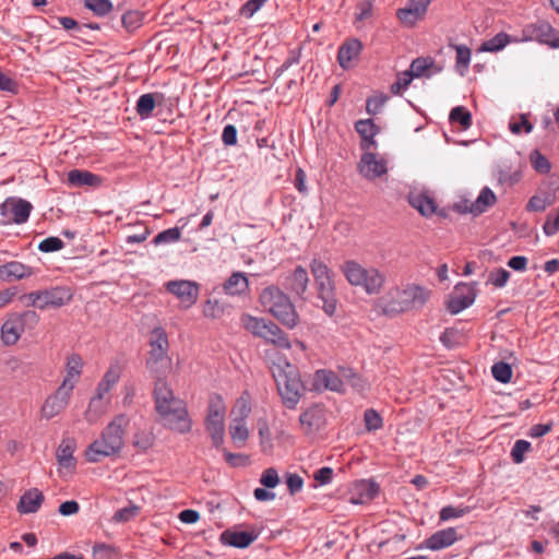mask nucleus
<instances>
[{
  "label": "nucleus",
  "instance_id": "338daca9",
  "mask_svg": "<svg viewBox=\"0 0 559 559\" xmlns=\"http://www.w3.org/2000/svg\"><path fill=\"white\" fill-rule=\"evenodd\" d=\"M543 231L550 237L559 233V205L555 216L549 215L543 225Z\"/></svg>",
  "mask_w": 559,
  "mask_h": 559
},
{
  "label": "nucleus",
  "instance_id": "09e8293b",
  "mask_svg": "<svg viewBox=\"0 0 559 559\" xmlns=\"http://www.w3.org/2000/svg\"><path fill=\"white\" fill-rule=\"evenodd\" d=\"M181 237V230L179 227H173V228H168L166 230H163L160 233H158L154 239H153V243L155 246H159V245H166V243H174V242H177Z\"/></svg>",
  "mask_w": 559,
  "mask_h": 559
},
{
  "label": "nucleus",
  "instance_id": "a211bd4d",
  "mask_svg": "<svg viewBox=\"0 0 559 559\" xmlns=\"http://www.w3.org/2000/svg\"><path fill=\"white\" fill-rule=\"evenodd\" d=\"M379 493V486L371 479H360L352 484L348 491V502L365 504L372 501Z\"/></svg>",
  "mask_w": 559,
  "mask_h": 559
},
{
  "label": "nucleus",
  "instance_id": "79ce46f5",
  "mask_svg": "<svg viewBox=\"0 0 559 559\" xmlns=\"http://www.w3.org/2000/svg\"><path fill=\"white\" fill-rule=\"evenodd\" d=\"M511 41H513L511 39V36L508 35L507 33L501 32L498 33L492 38L485 40L481 44L479 50L486 52H498L502 50Z\"/></svg>",
  "mask_w": 559,
  "mask_h": 559
},
{
  "label": "nucleus",
  "instance_id": "6ab92c4d",
  "mask_svg": "<svg viewBox=\"0 0 559 559\" xmlns=\"http://www.w3.org/2000/svg\"><path fill=\"white\" fill-rule=\"evenodd\" d=\"M430 2L431 0H408L404 8L396 11V16L404 26L413 27L425 17Z\"/></svg>",
  "mask_w": 559,
  "mask_h": 559
},
{
  "label": "nucleus",
  "instance_id": "1a4fd4ad",
  "mask_svg": "<svg viewBox=\"0 0 559 559\" xmlns=\"http://www.w3.org/2000/svg\"><path fill=\"white\" fill-rule=\"evenodd\" d=\"M22 298L26 306L45 310L48 308H60L68 305L72 300V293L67 287L56 286L31 292L25 294Z\"/></svg>",
  "mask_w": 559,
  "mask_h": 559
},
{
  "label": "nucleus",
  "instance_id": "f03ea898",
  "mask_svg": "<svg viewBox=\"0 0 559 559\" xmlns=\"http://www.w3.org/2000/svg\"><path fill=\"white\" fill-rule=\"evenodd\" d=\"M129 418L124 414L115 416L103 429L100 436L85 450V457L90 463H98L105 457L117 455L124 447L126 431Z\"/></svg>",
  "mask_w": 559,
  "mask_h": 559
},
{
  "label": "nucleus",
  "instance_id": "2f4dec72",
  "mask_svg": "<svg viewBox=\"0 0 559 559\" xmlns=\"http://www.w3.org/2000/svg\"><path fill=\"white\" fill-rule=\"evenodd\" d=\"M83 360L78 354L68 357L66 371L67 374L60 385H67L68 389H74L83 369Z\"/></svg>",
  "mask_w": 559,
  "mask_h": 559
},
{
  "label": "nucleus",
  "instance_id": "e433bc0d",
  "mask_svg": "<svg viewBox=\"0 0 559 559\" xmlns=\"http://www.w3.org/2000/svg\"><path fill=\"white\" fill-rule=\"evenodd\" d=\"M109 401L92 396L84 413L85 420L90 424L96 423L106 413Z\"/></svg>",
  "mask_w": 559,
  "mask_h": 559
},
{
  "label": "nucleus",
  "instance_id": "58836bf2",
  "mask_svg": "<svg viewBox=\"0 0 559 559\" xmlns=\"http://www.w3.org/2000/svg\"><path fill=\"white\" fill-rule=\"evenodd\" d=\"M240 321L247 331L254 336L261 337L270 320L245 313L241 316Z\"/></svg>",
  "mask_w": 559,
  "mask_h": 559
},
{
  "label": "nucleus",
  "instance_id": "0eeeda50",
  "mask_svg": "<svg viewBox=\"0 0 559 559\" xmlns=\"http://www.w3.org/2000/svg\"><path fill=\"white\" fill-rule=\"evenodd\" d=\"M310 270L318 298L323 302L322 309L328 316L332 317L337 306L334 273L324 262L318 259L311 260Z\"/></svg>",
  "mask_w": 559,
  "mask_h": 559
},
{
  "label": "nucleus",
  "instance_id": "0e129e2a",
  "mask_svg": "<svg viewBox=\"0 0 559 559\" xmlns=\"http://www.w3.org/2000/svg\"><path fill=\"white\" fill-rule=\"evenodd\" d=\"M260 483L266 488H275L280 483L277 471L273 467L266 468L261 475Z\"/></svg>",
  "mask_w": 559,
  "mask_h": 559
},
{
  "label": "nucleus",
  "instance_id": "69168bd1",
  "mask_svg": "<svg viewBox=\"0 0 559 559\" xmlns=\"http://www.w3.org/2000/svg\"><path fill=\"white\" fill-rule=\"evenodd\" d=\"M413 78L412 74H408L407 71H404L399 74L396 82L391 85V92L395 95H399L402 91L406 90L408 85L412 83Z\"/></svg>",
  "mask_w": 559,
  "mask_h": 559
},
{
  "label": "nucleus",
  "instance_id": "13d9d810",
  "mask_svg": "<svg viewBox=\"0 0 559 559\" xmlns=\"http://www.w3.org/2000/svg\"><path fill=\"white\" fill-rule=\"evenodd\" d=\"M531 449V443L526 440H516L511 450L512 461L520 464L524 461L525 453Z\"/></svg>",
  "mask_w": 559,
  "mask_h": 559
},
{
  "label": "nucleus",
  "instance_id": "f3484780",
  "mask_svg": "<svg viewBox=\"0 0 559 559\" xmlns=\"http://www.w3.org/2000/svg\"><path fill=\"white\" fill-rule=\"evenodd\" d=\"M476 298V288L472 284L460 283L455 286L450 300L448 301L447 309L452 314H457L464 309L472 306Z\"/></svg>",
  "mask_w": 559,
  "mask_h": 559
},
{
  "label": "nucleus",
  "instance_id": "b1692460",
  "mask_svg": "<svg viewBox=\"0 0 559 559\" xmlns=\"http://www.w3.org/2000/svg\"><path fill=\"white\" fill-rule=\"evenodd\" d=\"M314 386L318 390H330L337 393L344 392V381L342 374L326 369L318 370L313 378Z\"/></svg>",
  "mask_w": 559,
  "mask_h": 559
},
{
  "label": "nucleus",
  "instance_id": "423d86ee",
  "mask_svg": "<svg viewBox=\"0 0 559 559\" xmlns=\"http://www.w3.org/2000/svg\"><path fill=\"white\" fill-rule=\"evenodd\" d=\"M261 305L283 325L293 329L299 321L298 313L289 297L276 286H269L260 294Z\"/></svg>",
  "mask_w": 559,
  "mask_h": 559
},
{
  "label": "nucleus",
  "instance_id": "39448f33",
  "mask_svg": "<svg viewBox=\"0 0 559 559\" xmlns=\"http://www.w3.org/2000/svg\"><path fill=\"white\" fill-rule=\"evenodd\" d=\"M430 296V289L417 284H407L403 287H395L386 295L389 300L386 301L385 310L388 312L400 313L419 309L425 306Z\"/></svg>",
  "mask_w": 559,
  "mask_h": 559
},
{
  "label": "nucleus",
  "instance_id": "e2e57ef3",
  "mask_svg": "<svg viewBox=\"0 0 559 559\" xmlns=\"http://www.w3.org/2000/svg\"><path fill=\"white\" fill-rule=\"evenodd\" d=\"M62 248H63V241L58 237L45 238L38 245V250L41 252H55Z\"/></svg>",
  "mask_w": 559,
  "mask_h": 559
},
{
  "label": "nucleus",
  "instance_id": "603ef678",
  "mask_svg": "<svg viewBox=\"0 0 559 559\" xmlns=\"http://www.w3.org/2000/svg\"><path fill=\"white\" fill-rule=\"evenodd\" d=\"M85 7L97 16H105L112 10V3L109 0H85Z\"/></svg>",
  "mask_w": 559,
  "mask_h": 559
},
{
  "label": "nucleus",
  "instance_id": "aec40b11",
  "mask_svg": "<svg viewBox=\"0 0 559 559\" xmlns=\"http://www.w3.org/2000/svg\"><path fill=\"white\" fill-rule=\"evenodd\" d=\"M74 442L70 439L62 440L56 451L58 472L61 476L71 475L76 467V460L73 456Z\"/></svg>",
  "mask_w": 559,
  "mask_h": 559
},
{
  "label": "nucleus",
  "instance_id": "5fc2aeb1",
  "mask_svg": "<svg viewBox=\"0 0 559 559\" xmlns=\"http://www.w3.org/2000/svg\"><path fill=\"white\" fill-rule=\"evenodd\" d=\"M121 377V367L119 364H112L105 372L103 379L99 381L103 385L112 389Z\"/></svg>",
  "mask_w": 559,
  "mask_h": 559
},
{
  "label": "nucleus",
  "instance_id": "bb28decb",
  "mask_svg": "<svg viewBox=\"0 0 559 559\" xmlns=\"http://www.w3.org/2000/svg\"><path fill=\"white\" fill-rule=\"evenodd\" d=\"M309 285V276L307 270L298 265L292 272V274L286 278V287L293 294L298 296L299 298H304Z\"/></svg>",
  "mask_w": 559,
  "mask_h": 559
},
{
  "label": "nucleus",
  "instance_id": "6e6552de",
  "mask_svg": "<svg viewBox=\"0 0 559 559\" xmlns=\"http://www.w3.org/2000/svg\"><path fill=\"white\" fill-rule=\"evenodd\" d=\"M150 356L146 360V367L157 378H165L171 368V359L168 356V337L163 328H155L152 331L150 341Z\"/></svg>",
  "mask_w": 559,
  "mask_h": 559
},
{
  "label": "nucleus",
  "instance_id": "864d4df0",
  "mask_svg": "<svg viewBox=\"0 0 559 559\" xmlns=\"http://www.w3.org/2000/svg\"><path fill=\"white\" fill-rule=\"evenodd\" d=\"M469 510V507L445 506L440 510L439 516L441 521L445 522L452 519L462 518L467 514Z\"/></svg>",
  "mask_w": 559,
  "mask_h": 559
},
{
  "label": "nucleus",
  "instance_id": "680f3d73",
  "mask_svg": "<svg viewBox=\"0 0 559 559\" xmlns=\"http://www.w3.org/2000/svg\"><path fill=\"white\" fill-rule=\"evenodd\" d=\"M225 461L233 467L246 465L249 461V456L241 453H231L221 447Z\"/></svg>",
  "mask_w": 559,
  "mask_h": 559
},
{
  "label": "nucleus",
  "instance_id": "2eb2a0df",
  "mask_svg": "<svg viewBox=\"0 0 559 559\" xmlns=\"http://www.w3.org/2000/svg\"><path fill=\"white\" fill-rule=\"evenodd\" d=\"M165 288L179 299L183 308H190L199 298L200 287L199 284L193 281H169L165 284Z\"/></svg>",
  "mask_w": 559,
  "mask_h": 559
},
{
  "label": "nucleus",
  "instance_id": "393cba45",
  "mask_svg": "<svg viewBox=\"0 0 559 559\" xmlns=\"http://www.w3.org/2000/svg\"><path fill=\"white\" fill-rule=\"evenodd\" d=\"M496 201L497 198L493 191L490 188L485 187L480 190L477 199L473 203H471L469 206L465 204L464 206L456 205V207L460 213L469 212L473 215H479L486 212L488 207L492 206L496 203Z\"/></svg>",
  "mask_w": 559,
  "mask_h": 559
},
{
  "label": "nucleus",
  "instance_id": "f257e3e1",
  "mask_svg": "<svg viewBox=\"0 0 559 559\" xmlns=\"http://www.w3.org/2000/svg\"><path fill=\"white\" fill-rule=\"evenodd\" d=\"M155 408L164 426L179 433H187L192 428L186 403L176 397L173 389L164 378H157L154 388Z\"/></svg>",
  "mask_w": 559,
  "mask_h": 559
},
{
  "label": "nucleus",
  "instance_id": "7c9ffc66",
  "mask_svg": "<svg viewBox=\"0 0 559 559\" xmlns=\"http://www.w3.org/2000/svg\"><path fill=\"white\" fill-rule=\"evenodd\" d=\"M67 181L71 187H98L102 178L88 170L72 169L68 173Z\"/></svg>",
  "mask_w": 559,
  "mask_h": 559
},
{
  "label": "nucleus",
  "instance_id": "8fccbe9b",
  "mask_svg": "<svg viewBox=\"0 0 559 559\" xmlns=\"http://www.w3.org/2000/svg\"><path fill=\"white\" fill-rule=\"evenodd\" d=\"M449 118L452 122H459L463 129H468L472 124L471 112L462 106L454 107L450 111Z\"/></svg>",
  "mask_w": 559,
  "mask_h": 559
},
{
  "label": "nucleus",
  "instance_id": "ea45409f",
  "mask_svg": "<svg viewBox=\"0 0 559 559\" xmlns=\"http://www.w3.org/2000/svg\"><path fill=\"white\" fill-rule=\"evenodd\" d=\"M455 50V70L460 75H465L471 63V49L465 45H451Z\"/></svg>",
  "mask_w": 559,
  "mask_h": 559
},
{
  "label": "nucleus",
  "instance_id": "37998d69",
  "mask_svg": "<svg viewBox=\"0 0 559 559\" xmlns=\"http://www.w3.org/2000/svg\"><path fill=\"white\" fill-rule=\"evenodd\" d=\"M251 413L250 399L247 393H243L231 409V420L246 421Z\"/></svg>",
  "mask_w": 559,
  "mask_h": 559
},
{
  "label": "nucleus",
  "instance_id": "f8f14e48",
  "mask_svg": "<svg viewBox=\"0 0 559 559\" xmlns=\"http://www.w3.org/2000/svg\"><path fill=\"white\" fill-rule=\"evenodd\" d=\"M32 209V204L26 200L19 198H8L0 205V223L3 225L24 224L27 222Z\"/></svg>",
  "mask_w": 559,
  "mask_h": 559
},
{
  "label": "nucleus",
  "instance_id": "4468645a",
  "mask_svg": "<svg viewBox=\"0 0 559 559\" xmlns=\"http://www.w3.org/2000/svg\"><path fill=\"white\" fill-rule=\"evenodd\" d=\"M523 34L524 40H536L551 48H559V32L548 22L538 21L537 23L527 25Z\"/></svg>",
  "mask_w": 559,
  "mask_h": 559
},
{
  "label": "nucleus",
  "instance_id": "a18cd8bd",
  "mask_svg": "<svg viewBox=\"0 0 559 559\" xmlns=\"http://www.w3.org/2000/svg\"><path fill=\"white\" fill-rule=\"evenodd\" d=\"M341 374L344 381V384L347 383L357 392H364L368 389V383L364 380L359 374L355 373L349 368H342Z\"/></svg>",
  "mask_w": 559,
  "mask_h": 559
},
{
  "label": "nucleus",
  "instance_id": "774afa93",
  "mask_svg": "<svg viewBox=\"0 0 559 559\" xmlns=\"http://www.w3.org/2000/svg\"><path fill=\"white\" fill-rule=\"evenodd\" d=\"M267 0H248L240 9V13L246 17H252Z\"/></svg>",
  "mask_w": 559,
  "mask_h": 559
},
{
  "label": "nucleus",
  "instance_id": "7ed1b4c3",
  "mask_svg": "<svg viewBox=\"0 0 559 559\" xmlns=\"http://www.w3.org/2000/svg\"><path fill=\"white\" fill-rule=\"evenodd\" d=\"M272 374L283 404L289 409H295L305 393L299 370L286 358L280 357L272 365Z\"/></svg>",
  "mask_w": 559,
  "mask_h": 559
},
{
  "label": "nucleus",
  "instance_id": "052dcab7",
  "mask_svg": "<svg viewBox=\"0 0 559 559\" xmlns=\"http://www.w3.org/2000/svg\"><path fill=\"white\" fill-rule=\"evenodd\" d=\"M122 24L127 31L138 28L142 23V14L139 11H129L122 15Z\"/></svg>",
  "mask_w": 559,
  "mask_h": 559
},
{
  "label": "nucleus",
  "instance_id": "20e7f679",
  "mask_svg": "<svg viewBox=\"0 0 559 559\" xmlns=\"http://www.w3.org/2000/svg\"><path fill=\"white\" fill-rule=\"evenodd\" d=\"M346 281L361 287L368 295H378L385 283V275L377 267H365L355 260H346L340 267Z\"/></svg>",
  "mask_w": 559,
  "mask_h": 559
},
{
  "label": "nucleus",
  "instance_id": "dca6fc26",
  "mask_svg": "<svg viewBox=\"0 0 559 559\" xmlns=\"http://www.w3.org/2000/svg\"><path fill=\"white\" fill-rule=\"evenodd\" d=\"M72 392L73 391L68 389L67 385H59V388L45 400L40 409L41 417L49 420L61 414L67 408Z\"/></svg>",
  "mask_w": 559,
  "mask_h": 559
},
{
  "label": "nucleus",
  "instance_id": "a19ab883",
  "mask_svg": "<svg viewBox=\"0 0 559 559\" xmlns=\"http://www.w3.org/2000/svg\"><path fill=\"white\" fill-rule=\"evenodd\" d=\"M156 107V96L152 93L143 94L139 97L135 106L136 114L141 119H148Z\"/></svg>",
  "mask_w": 559,
  "mask_h": 559
},
{
  "label": "nucleus",
  "instance_id": "3c124183",
  "mask_svg": "<svg viewBox=\"0 0 559 559\" xmlns=\"http://www.w3.org/2000/svg\"><path fill=\"white\" fill-rule=\"evenodd\" d=\"M510 278V272L506 269H495L489 273L488 280L486 282L487 285H492L496 288H502L507 285Z\"/></svg>",
  "mask_w": 559,
  "mask_h": 559
},
{
  "label": "nucleus",
  "instance_id": "5701e85b",
  "mask_svg": "<svg viewBox=\"0 0 559 559\" xmlns=\"http://www.w3.org/2000/svg\"><path fill=\"white\" fill-rule=\"evenodd\" d=\"M34 274V269L20 261H10L0 265V280L3 282L21 281Z\"/></svg>",
  "mask_w": 559,
  "mask_h": 559
},
{
  "label": "nucleus",
  "instance_id": "9d476101",
  "mask_svg": "<svg viewBox=\"0 0 559 559\" xmlns=\"http://www.w3.org/2000/svg\"><path fill=\"white\" fill-rule=\"evenodd\" d=\"M226 405L221 395H212L209 401L207 414L204 420L213 445L221 449L225 439Z\"/></svg>",
  "mask_w": 559,
  "mask_h": 559
},
{
  "label": "nucleus",
  "instance_id": "a878e982",
  "mask_svg": "<svg viewBox=\"0 0 559 559\" xmlns=\"http://www.w3.org/2000/svg\"><path fill=\"white\" fill-rule=\"evenodd\" d=\"M457 539V531L454 527H448L433 533L424 544L430 550H441L452 546Z\"/></svg>",
  "mask_w": 559,
  "mask_h": 559
},
{
  "label": "nucleus",
  "instance_id": "cd10ccee",
  "mask_svg": "<svg viewBox=\"0 0 559 559\" xmlns=\"http://www.w3.org/2000/svg\"><path fill=\"white\" fill-rule=\"evenodd\" d=\"M44 502V495L37 488L25 491L17 503V511L22 514L35 513Z\"/></svg>",
  "mask_w": 559,
  "mask_h": 559
},
{
  "label": "nucleus",
  "instance_id": "9b49d317",
  "mask_svg": "<svg viewBox=\"0 0 559 559\" xmlns=\"http://www.w3.org/2000/svg\"><path fill=\"white\" fill-rule=\"evenodd\" d=\"M39 321L38 314L33 310L22 313H11L1 326V340L4 345L11 346L17 343L25 328L35 326Z\"/></svg>",
  "mask_w": 559,
  "mask_h": 559
},
{
  "label": "nucleus",
  "instance_id": "4d7b16f0",
  "mask_svg": "<svg viewBox=\"0 0 559 559\" xmlns=\"http://www.w3.org/2000/svg\"><path fill=\"white\" fill-rule=\"evenodd\" d=\"M531 164L533 168L539 174H547L550 171L551 165L546 156L540 154L538 151H534L531 154Z\"/></svg>",
  "mask_w": 559,
  "mask_h": 559
},
{
  "label": "nucleus",
  "instance_id": "4c0bfd02",
  "mask_svg": "<svg viewBox=\"0 0 559 559\" xmlns=\"http://www.w3.org/2000/svg\"><path fill=\"white\" fill-rule=\"evenodd\" d=\"M229 435L237 448L245 447L250 436L249 429L247 427V421L230 420Z\"/></svg>",
  "mask_w": 559,
  "mask_h": 559
},
{
  "label": "nucleus",
  "instance_id": "c756f323",
  "mask_svg": "<svg viewBox=\"0 0 559 559\" xmlns=\"http://www.w3.org/2000/svg\"><path fill=\"white\" fill-rule=\"evenodd\" d=\"M362 48L361 43L358 39H350L344 43L337 53V60L343 69H348L353 61L358 58Z\"/></svg>",
  "mask_w": 559,
  "mask_h": 559
},
{
  "label": "nucleus",
  "instance_id": "412c9836",
  "mask_svg": "<svg viewBox=\"0 0 559 559\" xmlns=\"http://www.w3.org/2000/svg\"><path fill=\"white\" fill-rule=\"evenodd\" d=\"M258 537L259 532L254 530L243 532L228 528L221 534L219 542L225 546L243 549L249 547Z\"/></svg>",
  "mask_w": 559,
  "mask_h": 559
},
{
  "label": "nucleus",
  "instance_id": "ddd939ff",
  "mask_svg": "<svg viewBox=\"0 0 559 559\" xmlns=\"http://www.w3.org/2000/svg\"><path fill=\"white\" fill-rule=\"evenodd\" d=\"M326 424L325 409L320 404H313L299 415V425L308 437L316 436Z\"/></svg>",
  "mask_w": 559,
  "mask_h": 559
},
{
  "label": "nucleus",
  "instance_id": "4be33fe9",
  "mask_svg": "<svg viewBox=\"0 0 559 559\" xmlns=\"http://www.w3.org/2000/svg\"><path fill=\"white\" fill-rule=\"evenodd\" d=\"M359 173L367 179H376L386 173V163L373 153L362 154L358 164Z\"/></svg>",
  "mask_w": 559,
  "mask_h": 559
},
{
  "label": "nucleus",
  "instance_id": "49530a36",
  "mask_svg": "<svg viewBox=\"0 0 559 559\" xmlns=\"http://www.w3.org/2000/svg\"><path fill=\"white\" fill-rule=\"evenodd\" d=\"M155 437L152 431L140 430L134 433L132 445L140 452H146L154 445Z\"/></svg>",
  "mask_w": 559,
  "mask_h": 559
},
{
  "label": "nucleus",
  "instance_id": "c85d7f7f",
  "mask_svg": "<svg viewBox=\"0 0 559 559\" xmlns=\"http://www.w3.org/2000/svg\"><path fill=\"white\" fill-rule=\"evenodd\" d=\"M440 71L441 67L436 66L433 59L430 57H419L414 59L407 70L408 74H412L413 79L420 76L430 78L432 74L439 73Z\"/></svg>",
  "mask_w": 559,
  "mask_h": 559
},
{
  "label": "nucleus",
  "instance_id": "de8ad7c7",
  "mask_svg": "<svg viewBox=\"0 0 559 559\" xmlns=\"http://www.w3.org/2000/svg\"><path fill=\"white\" fill-rule=\"evenodd\" d=\"M491 374L495 380L501 383H509L512 378V368L504 361H499L492 365Z\"/></svg>",
  "mask_w": 559,
  "mask_h": 559
},
{
  "label": "nucleus",
  "instance_id": "bf43d9fd",
  "mask_svg": "<svg viewBox=\"0 0 559 559\" xmlns=\"http://www.w3.org/2000/svg\"><path fill=\"white\" fill-rule=\"evenodd\" d=\"M388 100V96L379 94L371 96L366 102V110L369 115H377Z\"/></svg>",
  "mask_w": 559,
  "mask_h": 559
},
{
  "label": "nucleus",
  "instance_id": "c9c22d12",
  "mask_svg": "<svg viewBox=\"0 0 559 559\" xmlns=\"http://www.w3.org/2000/svg\"><path fill=\"white\" fill-rule=\"evenodd\" d=\"M409 204L424 216L432 215L437 209L433 199L424 193H412Z\"/></svg>",
  "mask_w": 559,
  "mask_h": 559
},
{
  "label": "nucleus",
  "instance_id": "f704fd0d",
  "mask_svg": "<svg viewBox=\"0 0 559 559\" xmlns=\"http://www.w3.org/2000/svg\"><path fill=\"white\" fill-rule=\"evenodd\" d=\"M357 133L361 136V147L369 150L376 144L374 136L378 133V128L371 119L358 120L355 124Z\"/></svg>",
  "mask_w": 559,
  "mask_h": 559
},
{
  "label": "nucleus",
  "instance_id": "72a5a7b5",
  "mask_svg": "<svg viewBox=\"0 0 559 559\" xmlns=\"http://www.w3.org/2000/svg\"><path fill=\"white\" fill-rule=\"evenodd\" d=\"M264 341L274 344L277 347L288 349L290 348V342L284 331L273 321H269L263 335L261 336Z\"/></svg>",
  "mask_w": 559,
  "mask_h": 559
},
{
  "label": "nucleus",
  "instance_id": "473e14b6",
  "mask_svg": "<svg viewBox=\"0 0 559 559\" xmlns=\"http://www.w3.org/2000/svg\"><path fill=\"white\" fill-rule=\"evenodd\" d=\"M223 289L229 296H240L248 292L249 281L243 272H234L224 283Z\"/></svg>",
  "mask_w": 559,
  "mask_h": 559
},
{
  "label": "nucleus",
  "instance_id": "c03bdc74",
  "mask_svg": "<svg viewBox=\"0 0 559 559\" xmlns=\"http://www.w3.org/2000/svg\"><path fill=\"white\" fill-rule=\"evenodd\" d=\"M554 202L555 195L551 193L536 194L528 200L526 209L532 212H543Z\"/></svg>",
  "mask_w": 559,
  "mask_h": 559
},
{
  "label": "nucleus",
  "instance_id": "6e6d98bb",
  "mask_svg": "<svg viewBox=\"0 0 559 559\" xmlns=\"http://www.w3.org/2000/svg\"><path fill=\"white\" fill-rule=\"evenodd\" d=\"M364 421L365 427L368 431H377L381 429L383 426L382 417L377 411L372 408H369L365 412Z\"/></svg>",
  "mask_w": 559,
  "mask_h": 559
}]
</instances>
